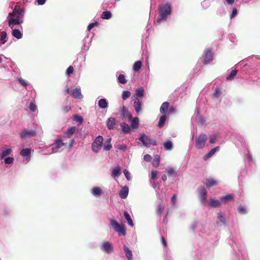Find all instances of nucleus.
Here are the masks:
<instances>
[{
  "label": "nucleus",
  "mask_w": 260,
  "mask_h": 260,
  "mask_svg": "<svg viewBox=\"0 0 260 260\" xmlns=\"http://www.w3.org/2000/svg\"><path fill=\"white\" fill-rule=\"evenodd\" d=\"M64 145V144L62 142L60 139L56 140L55 142L52 144L51 147V153H56L59 151V149L61 147Z\"/></svg>",
  "instance_id": "obj_11"
},
{
  "label": "nucleus",
  "mask_w": 260,
  "mask_h": 260,
  "mask_svg": "<svg viewBox=\"0 0 260 260\" xmlns=\"http://www.w3.org/2000/svg\"><path fill=\"white\" fill-rule=\"evenodd\" d=\"M166 171L170 176L173 178H175L177 176V173L173 168L168 167L166 169Z\"/></svg>",
  "instance_id": "obj_39"
},
{
  "label": "nucleus",
  "mask_w": 260,
  "mask_h": 260,
  "mask_svg": "<svg viewBox=\"0 0 260 260\" xmlns=\"http://www.w3.org/2000/svg\"><path fill=\"white\" fill-rule=\"evenodd\" d=\"M221 205L219 201L214 199H211L209 203V206L213 207H218Z\"/></svg>",
  "instance_id": "obj_38"
},
{
  "label": "nucleus",
  "mask_w": 260,
  "mask_h": 260,
  "mask_svg": "<svg viewBox=\"0 0 260 260\" xmlns=\"http://www.w3.org/2000/svg\"><path fill=\"white\" fill-rule=\"evenodd\" d=\"M167 120V116L162 114L159 118V121L157 124V126L159 128H161L164 125L165 122Z\"/></svg>",
  "instance_id": "obj_33"
},
{
  "label": "nucleus",
  "mask_w": 260,
  "mask_h": 260,
  "mask_svg": "<svg viewBox=\"0 0 260 260\" xmlns=\"http://www.w3.org/2000/svg\"><path fill=\"white\" fill-rule=\"evenodd\" d=\"M130 91L128 90H124L122 93V98L123 100H126L131 95Z\"/></svg>",
  "instance_id": "obj_48"
},
{
  "label": "nucleus",
  "mask_w": 260,
  "mask_h": 260,
  "mask_svg": "<svg viewBox=\"0 0 260 260\" xmlns=\"http://www.w3.org/2000/svg\"><path fill=\"white\" fill-rule=\"evenodd\" d=\"M116 148L118 149L125 151L127 150V146L125 144H118L116 145Z\"/></svg>",
  "instance_id": "obj_49"
},
{
  "label": "nucleus",
  "mask_w": 260,
  "mask_h": 260,
  "mask_svg": "<svg viewBox=\"0 0 260 260\" xmlns=\"http://www.w3.org/2000/svg\"><path fill=\"white\" fill-rule=\"evenodd\" d=\"M133 106L134 107L135 110L136 112V113H139L141 110L142 104L140 102L139 99H138L137 98H136L135 100H133Z\"/></svg>",
  "instance_id": "obj_17"
},
{
  "label": "nucleus",
  "mask_w": 260,
  "mask_h": 260,
  "mask_svg": "<svg viewBox=\"0 0 260 260\" xmlns=\"http://www.w3.org/2000/svg\"><path fill=\"white\" fill-rule=\"evenodd\" d=\"M72 95L76 99H81L83 98V95L81 92L80 86L76 87L72 91Z\"/></svg>",
  "instance_id": "obj_16"
},
{
  "label": "nucleus",
  "mask_w": 260,
  "mask_h": 260,
  "mask_svg": "<svg viewBox=\"0 0 260 260\" xmlns=\"http://www.w3.org/2000/svg\"><path fill=\"white\" fill-rule=\"evenodd\" d=\"M237 14V10L236 8H233V10H232V13L231 15V18H234V17L236 16V15Z\"/></svg>",
  "instance_id": "obj_62"
},
{
  "label": "nucleus",
  "mask_w": 260,
  "mask_h": 260,
  "mask_svg": "<svg viewBox=\"0 0 260 260\" xmlns=\"http://www.w3.org/2000/svg\"><path fill=\"white\" fill-rule=\"evenodd\" d=\"M120 114L123 117H127L128 119L132 118V115L131 112H129L127 109V108L125 106H123L121 110L120 111Z\"/></svg>",
  "instance_id": "obj_18"
},
{
  "label": "nucleus",
  "mask_w": 260,
  "mask_h": 260,
  "mask_svg": "<svg viewBox=\"0 0 260 260\" xmlns=\"http://www.w3.org/2000/svg\"><path fill=\"white\" fill-rule=\"evenodd\" d=\"M14 158L12 157H6L4 159V163L5 164L10 165L13 162Z\"/></svg>",
  "instance_id": "obj_50"
},
{
  "label": "nucleus",
  "mask_w": 260,
  "mask_h": 260,
  "mask_svg": "<svg viewBox=\"0 0 260 260\" xmlns=\"http://www.w3.org/2000/svg\"><path fill=\"white\" fill-rule=\"evenodd\" d=\"M246 208L244 206H240L238 208V212L242 214L245 213Z\"/></svg>",
  "instance_id": "obj_60"
},
{
  "label": "nucleus",
  "mask_w": 260,
  "mask_h": 260,
  "mask_svg": "<svg viewBox=\"0 0 260 260\" xmlns=\"http://www.w3.org/2000/svg\"><path fill=\"white\" fill-rule=\"evenodd\" d=\"M216 139V136L215 135H213L210 136L209 142L211 144H214L215 143Z\"/></svg>",
  "instance_id": "obj_58"
},
{
  "label": "nucleus",
  "mask_w": 260,
  "mask_h": 260,
  "mask_svg": "<svg viewBox=\"0 0 260 260\" xmlns=\"http://www.w3.org/2000/svg\"><path fill=\"white\" fill-rule=\"evenodd\" d=\"M128 194V188L127 186H125L122 188L119 193V196L121 199H125Z\"/></svg>",
  "instance_id": "obj_19"
},
{
  "label": "nucleus",
  "mask_w": 260,
  "mask_h": 260,
  "mask_svg": "<svg viewBox=\"0 0 260 260\" xmlns=\"http://www.w3.org/2000/svg\"><path fill=\"white\" fill-rule=\"evenodd\" d=\"M106 125L108 129L113 130L118 125L116 119L114 117H110L106 121Z\"/></svg>",
  "instance_id": "obj_12"
},
{
  "label": "nucleus",
  "mask_w": 260,
  "mask_h": 260,
  "mask_svg": "<svg viewBox=\"0 0 260 260\" xmlns=\"http://www.w3.org/2000/svg\"><path fill=\"white\" fill-rule=\"evenodd\" d=\"M11 152V148H8L3 150L0 153V160L10 154Z\"/></svg>",
  "instance_id": "obj_30"
},
{
  "label": "nucleus",
  "mask_w": 260,
  "mask_h": 260,
  "mask_svg": "<svg viewBox=\"0 0 260 260\" xmlns=\"http://www.w3.org/2000/svg\"><path fill=\"white\" fill-rule=\"evenodd\" d=\"M120 175V169L119 167L114 169L112 172V176L116 177Z\"/></svg>",
  "instance_id": "obj_45"
},
{
  "label": "nucleus",
  "mask_w": 260,
  "mask_h": 260,
  "mask_svg": "<svg viewBox=\"0 0 260 260\" xmlns=\"http://www.w3.org/2000/svg\"><path fill=\"white\" fill-rule=\"evenodd\" d=\"M219 149V146H217L212 149L211 150L210 152H209L206 155V158H209L211 157L214 154V153L216 152L217 150H218Z\"/></svg>",
  "instance_id": "obj_44"
},
{
  "label": "nucleus",
  "mask_w": 260,
  "mask_h": 260,
  "mask_svg": "<svg viewBox=\"0 0 260 260\" xmlns=\"http://www.w3.org/2000/svg\"><path fill=\"white\" fill-rule=\"evenodd\" d=\"M156 175H157V171H154V170H153L152 172H151V179H155L156 177Z\"/></svg>",
  "instance_id": "obj_64"
},
{
  "label": "nucleus",
  "mask_w": 260,
  "mask_h": 260,
  "mask_svg": "<svg viewBox=\"0 0 260 260\" xmlns=\"http://www.w3.org/2000/svg\"><path fill=\"white\" fill-rule=\"evenodd\" d=\"M217 218L218 220L217 221L216 223L218 225H221L222 224H225V217L221 212L218 213Z\"/></svg>",
  "instance_id": "obj_22"
},
{
  "label": "nucleus",
  "mask_w": 260,
  "mask_h": 260,
  "mask_svg": "<svg viewBox=\"0 0 260 260\" xmlns=\"http://www.w3.org/2000/svg\"><path fill=\"white\" fill-rule=\"evenodd\" d=\"M205 184L208 187H211L213 186L217 185V182L216 180L212 178L207 179Z\"/></svg>",
  "instance_id": "obj_32"
},
{
  "label": "nucleus",
  "mask_w": 260,
  "mask_h": 260,
  "mask_svg": "<svg viewBox=\"0 0 260 260\" xmlns=\"http://www.w3.org/2000/svg\"><path fill=\"white\" fill-rule=\"evenodd\" d=\"M24 9L19 6H16L12 13H9L7 17L9 26L13 29L15 25L23 23Z\"/></svg>",
  "instance_id": "obj_1"
},
{
  "label": "nucleus",
  "mask_w": 260,
  "mask_h": 260,
  "mask_svg": "<svg viewBox=\"0 0 260 260\" xmlns=\"http://www.w3.org/2000/svg\"><path fill=\"white\" fill-rule=\"evenodd\" d=\"M164 146L166 150H171L173 148V143L171 141L168 140L164 143Z\"/></svg>",
  "instance_id": "obj_40"
},
{
  "label": "nucleus",
  "mask_w": 260,
  "mask_h": 260,
  "mask_svg": "<svg viewBox=\"0 0 260 260\" xmlns=\"http://www.w3.org/2000/svg\"><path fill=\"white\" fill-rule=\"evenodd\" d=\"M0 45L5 44L7 41V34L6 31H2L0 34Z\"/></svg>",
  "instance_id": "obj_28"
},
{
  "label": "nucleus",
  "mask_w": 260,
  "mask_h": 260,
  "mask_svg": "<svg viewBox=\"0 0 260 260\" xmlns=\"http://www.w3.org/2000/svg\"><path fill=\"white\" fill-rule=\"evenodd\" d=\"M207 140V137L206 134H202L200 135L196 140V148L197 149H202L205 146Z\"/></svg>",
  "instance_id": "obj_8"
},
{
  "label": "nucleus",
  "mask_w": 260,
  "mask_h": 260,
  "mask_svg": "<svg viewBox=\"0 0 260 260\" xmlns=\"http://www.w3.org/2000/svg\"><path fill=\"white\" fill-rule=\"evenodd\" d=\"M129 121H131V127L133 129L137 128L139 126V119L137 117H133L132 116V119H128Z\"/></svg>",
  "instance_id": "obj_24"
},
{
  "label": "nucleus",
  "mask_w": 260,
  "mask_h": 260,
  "mask_svg": "<svg viewBox=\"0 0 260 260\" xmlns=\"http://www.w3.org/2000/svg\"><path fill=\"white\" fill-rule=\"evenodd\" d=\"M138 140L147 148L150 147L151 145H157V142L155 140L152 139L149 136L146 135L145 134H141Z\"/></svg>",
  "instance_id": "obj_3"
},
{
  "label": "nucleus",
  "mask_w": 260,
  "mask_h": 260,
  "mask_svg": "<svg viewBox=\"0 0 260 260\" xmlns=\"http://www.w3.org/2000/svg\"><path fill=\"white\" fill-rule=\"evenodd\" d=\"M221 93V92L220 89L218 88H217L215 89V92L213 93V96L216 98H218L220 95Z\"/></svg>",
  "instance_id": "obj_54"
},
{
  "label": "nucleus",
  "mask_w": 260,
  "mask_h": 260,
  "mask_svg": "<svg viewBox=\"0 0 260 260\" xmlns=\"http://www.w3.org/2000/svg\"><path fill=\"white\" fill-rule=\"evenodd\" d=\"M118 82L121 84H124L127 82L125 77L123 74H120L117 78Z\"/></svg>",
  "instance_id": "obj_43"
},
{
  "label": "nucleus",
  "mask_w": 260,
  "mask_h": 260,
  "mask_svg": "<svg viewBox=\"0 0 260 260\" xmlns=\"http://www.w3.org/2000/svg\"><path fill=\"white\" fill-rule=\"evenodd\" d=\"M30 152L31 149L30 148H23L21 150L20 154L24 157V160L29 161L30 160Z\"/></svg>",
  "instance_id": "obj_13"
},
{
  "label": "nucleus",
  "mask_w": 260,
  "mask_h": 260,
  "mask_svg": "<svg viewBox=\"0 0 260 260\" xmlns=\"http://www.w3.org/2000/svg\"><path fill=\"white\" fill-rule=\"evenodd\" d=\"M103 7L105 9H113L116 7V3L114 0H105Z\"/></svg>",
  "instance_id": "obj_14"
},
{
  "label": "nucleus",
  "mask_w": 260,
  "mask_h": 260,
  "mask_svg": "<svg viewBox=\"0 0 260 260\" xmlns=\"http://www.w3.org/2000/svg\"><path fill=\"white\" fill-rule=\"evenodd\" d=\"M74 71V68L72 66H70L66 70V74L68 76H70L71 74H72Z\"/></svg>",
  "instance_id": "obj_55"
},
{
  "label": "nucleus",
  "mask_w": 260,
  "mask_h": 260,
  "mask_svg": "<svg viewBox=\"0 0 260 260\" xmlns=\"http://www.w3.org/2000/svg\"><path fill=\"white\" fill-rule=\"evenodd\" d=\"M36 132L35 130L23 129L20 133V137L22 139H25L36 136Z\"/></svg>",
  "instance_id": "obj_10"
},
{
  "label": "nucleus",
  "mask_w": 260,
  "mask_h": 260,
  "mask_svg": "<svg viewBox=\"0 0 260 260\" xmlns=\"http://www.w3.org/2000/svg\"><path fill=\"white\" fill-rule=\"evenodd\" d=\"M112 13L110 11H104L102 15H101V18L103 19H109L112 17Z\"/></svg>",
  "instance_id": "obj_37"
},
{
  "label": "nucleus",
  "mask_w": 260,
  "mask_h": 260,
  "mask_svg": "<svg viewBox=\"0 0 260 260\" xmlns=\"http://www.w3.org/2000/svg\"><path fill=\"white\" fill-rule=\"evenodd\" d=\"M29 108L31 111L35 112L37 109V106L32 102H30L29 105Z\"/></svg>",
  "instance_id": "obj_56"
},
{
  "label": "nucleus",
  "mask_w": 260,
  "mask_h": 260,
  "mask_svg": "<svg viewBox=\"0 0 260 260\" xmlns=\"http://www.w3.org/2000/svg\"><path fill=\"white\" fill-rule=\"evenodd\" d=\"M90 192L94 197L99 198L102 194L103 191L100 187L94 186L91 189Z\"/></svg>",
  "instance_id": "obj_15"
},
{
  "label": "nucleus",
  "mask_w": 260,
  "mask_h": 260,
  "mask_svg": "<svg viewBox=\"0 0 260 260\" xmlns=\"http://www.w3.org/2000/svg\"><path fill=\"white\" fill-rule=\"evenodd\" d=\"M123 216L125 219L127 220L128 224L132 227H133L134 225V224L133 223V221L132 219V218L129 215V214L128 213L127 211H125L123 213Z\"/></svg>",
  "instance_id": "obj_29"
},
{
  "label": "nucleus",
  "mask_w": 260,
  "mask_h": 260,
  "mask_svg": "<svg viewBox=\"0 0 260 260\" xmlns=\"http://www.w3.org/2000/svg\"><path fill=\"white\" fill-rule=\"evenodd\" d=\"M237 73V71L236 70H233L231 71L230 75L226 77V79L228 80H233L234 77L236 76Z\"/></svg>",
  "instance_id": "obj_46"
},
{
  "label": "nucleus",
  "mask_w": 260,
  "mask_h": 260,
  "mask_svg": "<svg viewBox=\"0 0 260 260\" xmlns=\"http://www.w3.org/2000/svg\"><path fill=\"white\" fill-rule=\"evenodd\" d=\"M12 35L17 39H20L22 38V33L19 29H12Z\"/></svg>",
  "instance_id": "obj_21"
},
{
  "label": "nucleus",
  "mask_w": 260,
  "mask_h": 260,
  "mask_svg": "<svg viewBox=\"0 0 260 260\" xmlns=\"http://www.w3.org/2000/svg\"><path fill=\"white\" fill-rule=\"evenodd\" d=\"M91 43V38L87 35L82 41V46L81 49V52H86L89 49Z\"/></svg>",
  "instance_id": "obj_9"
},
{
  "label": "nucleus",
  "mask_w": 260,
  "mask_h": 260,
  "mask_svg": "<svg viewBox=\"0 0 260 260\" xmlns=\"http://www.w3.org/2000/svg\"><path fill=\"white\" fill-rule=\"evenodd\" d=\"M144 160L145 161H147V162H149L152 159V157L149 154H145L144 156V158H143Z\"/></svg>",
  "instance_id": "obj_59"
},
{
  "label": "nucleus",
  "mask_w": 260,
  "mask_h": 260,
  "mask_svg": "<svg viewBox=\"0 0 260 260\" xmlns=\"http://www.w3.org/2000/svg\"><path fill=\"white\" fill-rule=\"evenodd\" d=\"M103 142V137L101 135L97 136L94 140L93 142L92 143V151L95 153H98L101 149Z\"/></svg>",
  "instance_id": "obj_6"
},
{
  "label": "nucleus",
  "mask_w": 260,
  "mask_h": 260,
  "mask_svg": "<svg viewBox=\"0 0 260 260\" xmlns=\"http://www.w3.org/2000/svg\"><path fill=\"white\" fill-rule=\"evenodd\" d=\"M123 172L126 179L128 181H130L131 180V177L129 172L126 169L123 170Z\"/></svg>",
  "instance_id": "obj_52"
},
{
  "label": "nucleus",
  "mask_w": 260,
  "mask_h": 260,
  "mask_svg": "<svg viewBox=\"0 0 260 260\" xmlns=\"http://www.w3.org/2000/svg\"><path fill=\"white\" fill-rule=\"evenodd\" d=\"M120 126L122 128V132L126 134L129 133L131 131V127L125 122L120 123Z\"/></svg>",
  "instance_id": "obj_27"
},
{
  "label": "nucleus",
  "mask_w": 260,
  "mask_h": 260,
  "mask_svg": "<svg viewBox=\"0 0 260 260\" xmlns=\"http://www.w3.org/2000/svg\"><path fill=\"white\" fill-rule=\"evenodd\" d=\"M101 250L107 254H111L114 252L113 245L109 241H104L100 246Z\"/></svg>",
  "instance_id": "obj_7"
},
{
  "label": "nucleus",
  "mask_w": 260,
  "mask_h": 260,
  "mask_svg": "<svg viewBox=\"0 0 260 260\" xmlns=\"http://www.w3.org/2000/svg\"><path fill=\"white\" fill-rule=\"evenodd\" d=\"M99 24L97 21L90 23L87 26V31H89L93 27L98 26Z\"/></svg>",
  "instance_id": "obj_51"
},
{
  "label": "nucleus",
  "mask_w": 260,
  "mask_h": 260,
  "mask_svg": "<svg viewBox=\"0 0 260 260\" xmlns=\"http://www.w3.org/2000/svg\"><path fill=\"white\" fill-rule=\"evenodd\" d=\"M169 108V103L168 102H164L160 106V112L164 115H165Z\"/></svg>",
  "instance_id": "obj_26"
},
{
  "label": "nucleus",
  "mask_w": 260,
  "mask_h": 260,
  "mask_svg": "<svg viewBox=\"0 0 260 260\" xmlns=\"http://www.w3.org/2000/svg\"><path fill=\"white\" fill-rule=\"evenodd\" d=\"M164 210V205L162 203L159 204L156 209V214L160 216Z\"/></svg>",
  "instance_id": "obj_42"
},
{
  "label": "nucleus",
  "mask_w": 260,
  "mask_h": 260,
  "mask_svg": "<svg viewBox=\"0 0 260 260\" xmlns=\"http://www.w3.org/2000/svg\"><path fill=\"white\" fill-rule=\"evenodd\" d=\"M111 139L109 138L107 140V144L104 146V150L105 151H109L112 148V145L110 143Z\"/></svg>",
  "instance_id": "obj_47"
},
{
  "label": "nucleus",
  "mask_w": 260,
  "mask_h": 260,
  "mask_svg": "<svg viewBox=\"0 0 260 260\" xmlns=\"http://www.w3.org/2000/svg\"><path fill=\"white\" fill-rule=\"evenodd\" d=\"M142 66V62L140 60H138L134 63L133 69L135 72H138L140 70Z\"/></svg>",
  "instance_id": "obj_35"
},
{
  "label": "nucleus",
  "mask_w": 260,
  "mask_h": 260,
  "mask_svg": "<svg viewBox=\"0 0 260 260\" xmlns=\"http://www.w3.org/2000/svg\"><path fill=\"white\" fill-rule=\"evenodd\" d=\"M98 106L100 109H106L108 106V101L105 98H102L99 101Z\"/></svg>",
  "instance_id": "obj_20"
},
{
  "label": "nucleus",
  "mask_w": 260,
  "mask_h": 260,
  "mask_svg": "<svg viewBox=\"0 0 260 260\" xmlns=\"http://www.w3.org/2000/svg\"><path fill=\"white\" fill-rule=\"evenodd\" d=\"M74 121L80 123H82L83 121V118L81 116L76 115L74 116Z\"/></svg>",
  "instance_id": "obj_53"
},
{
  "label": "nucleus",
  "mask_w": 260,
  "mask_h": 260,
  "mask_svg": "<svg viewBox=\"0 0 260 260\" xmlns=\"http://www.w3.org/2000/svg\"><path fill=\"white\" fill-rule=\"evenodd\" d=\"M176 198L177 195L176 194H173L171 198V202L172 203L173 205H175L176 202Z\"/></svg>",
  "instance_id": "obj_63"
},
{
  "label": "nucleus",
  "mask_w": 260,
  "mask_h": 260,
  "mask_svg": "<svg viewBox=\"0 0 260 260\" xmlns=\"http://www.w3.org/2000/svg\"><path fill=\"white\" fill-rule=\"evenodd\" d=\"M18 80L23 87H26L27 85V83L26 82V81L23 79L22 78H19L18 79Z\"/></svg>",
  "instance_id": "obj_57"
},
{
  "label": "nucleus",
  "mask_w": 260,
  "mask_h": 260,
  "mask_svg": "<svg viewBox=\"0 0 260 260\" xmlns=\"http://www.w3.org/2000/svg\"><path fill=\"white\" fill-rule=\"evenodd\" d=\"M76 129V127L74 126L69 127L65 133L66 136L67 138L71 137L75 133Z\"/></svg>",
  "instance_id": "obj_31"
},
{
  "label": "nucleus",
  "mask_w": 260,
  "mask_h": 260,
  "mask_svg": "<svg viewBox=\"0 0 260 260\" xmlns=\"http://www.w3.org/2000/svg\"><path fill=\"white\" fill-rule=\"evenodd\" d=\"M234 196L232 194H227L220 198V200L224 203H226L229 201L233 200Z\"/></svg>",
  "instance_id": "obj_34"
},
{
  "label": "nucleus",
  "mask_w": 260,
  "mask_h": 260,
  "mask_svg": "<svg viewBox=\"0 0 260 260\" xmlns=\"http://www.w3.org/2000/svg\"><path fill=\"white\" fill-rule=\"evenodd\" d=\"M159 17L154 21V24L157 25L161 22L165 21L168 17L171 15V7L169 4L160 5L158 7Z\"/></svg>",
  "instance_id": "obj_2"
},
{
  "label": "nucleus",
  "mask_w": 260,
  "mask_h": 260,
  "mask_svg": "<svg viewBox=\"0 0 260 260\" xmlns=\"http://www.w3.org/2000/svg\"><path fill=\"white\" fill-rule=\"evenodd\" d=\"M144 90L143 87H140L136 89L135 94L136 98L138 99L142 98L144 96Z\"/></svg>",
  "instance_id": "obj_36"
},
{
  "label": "nucleus",
  "mask_w": 260,
  "mask_h": 260,
  "mask_svg": "<svg viewBox=\"0 0 260 260\" xmlns=\"http://www.w3.org/2000/svg\"><path fill=\"white\" fill-rule=\"evenodd\" d=\"M160 156L159 155H155L152 161V164L153 167L157 168L159 165Z\"/></svg>",
  "instance_id": "obj_41"
},
{
  "label": "nucleus",
  "mask_w": 260,
  "mask_h": 260,
  "mask_svg": "<svg viewBox=\"0 0 260 260\" xmlns=\"http://www.w3.org/2000/svg\"><path fill=\"white\" fill-rule=\"evenodd\" d=\"M199 193L201 196V201L204 202L206 200L207 191L205 187H200L199 188Z\"/></svg>",
  "instance_id": "obj_23"
},
{
  "label": "nucleus",
  "mask_w": 260,
  "mask_h": 260,
  "mask_svg": "<svg viewBox=\"0 0 260 260\" xmlns=\"http://www.w3.org/2000/svg\"><path fill=\"white\" fill-rule=\"evenodd\" d=\"M110 224L116 232L121 234L123 236L126 235L125 229L122 223L120 224L115 219H112L110 220Z\"/></svg>",
  "instance_id": "obj_5"
},
{
  "label": "nucleus",
  "mask_w": 260,
  "mask_h": 260,
  "mask_svg": "<svg viewBox=\"0 0 260 260\" xmlns=\"http://www.w3.org/2000/svg\"><path fill=\"white\" fill-rule=\"evenodd\" d=\"M123 250L125 252L126 257L128 260H133L132 251L125 245H123Z\"/></svg>",
  "instance_id": "obj_25"
},
{
  "label": "nucleus",
  "mask_w": 260,
  "mask_h": 260,
  "mask_svg": "<svg viewBox=\"0 0 260 260\" xmlns=\"http://www.w3.org/2000/svg\"><path fill=\"white\" fill-rule=\"evenodd\" d=\"M71 109V107L69 105H64L62 107V109L65 113H68Z\"/></svg>",
  "instance_id": "obj_61"
},
{
  "label": "nucleus",
  "mask_w": 260,
  "mask_h": 260,
  "mask_svg": "<svg viewBox=\"0 0 260 260\" xmlns=\"http://www.w3.org/2000/svg\"><path fill=\"white\" fill-rule=\"evenodd\" d=\"M214 53L212 48H208L205 49L202 56V62L204 64L210 63L213 59Z\"/></svg>",
  "instance_id": "obj_4"
}]
</instances>
